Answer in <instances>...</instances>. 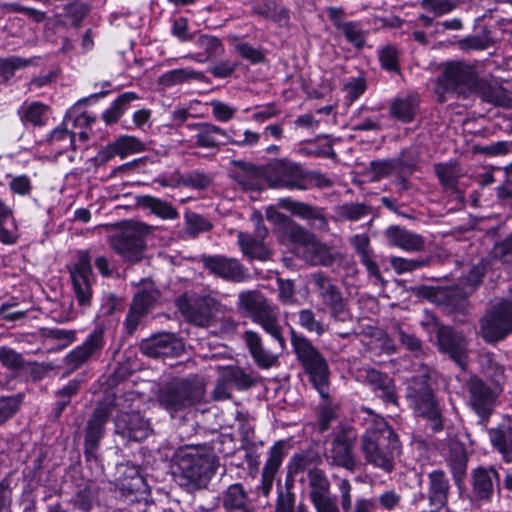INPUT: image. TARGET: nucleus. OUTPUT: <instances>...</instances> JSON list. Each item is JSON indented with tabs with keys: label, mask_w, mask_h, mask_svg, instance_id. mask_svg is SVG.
<instances>
[{
	"label": "nucleus",
	"mask_w": 512,
	"mask_h": 512,
	"mask_svg": "<svg viewBox=\"0 0 512 512\" xmlns=\"http://www.w3.org/2000/svg\"><path fill=\"white\" fill-rule=\"evenodd\" d=\"M138 99L133 92L121 94L112 104V106L103 113V119L107 124L115 123L122 116L128 105Z\"/></svg>",
	"instance_id": "obj_48"
},
{
	"label": "nucleus",
	"mask_w": 512,
	"mask_h": 512,
	"mask_svg": "<svg viewBox=\"0 0 512 512\" xmlns=\"http://www.w3.org/2000/svg\"><path fill=\"white\" fill-rule=\"evenodd\" d=\"M144 144L136 137L122 136L115 142L109 144L103 151L104 158L110 159L115 155H120L122 158L128 154L142 152Z\"/></svg>",
	"instance_id": "obj_38"
},
{
	"label": "nucleus",
	"mask_w": 512,
	"mask_h": 512,
	"mask_svg": "<svg viewBox=\"0 0 512 512\" xmlns=\"http://www.w3.org/2000/svg\"><path fill=\"white\" fill-rule=\"evenodd\" d=\"M284 456V442L278 441L269 449L268 458L262 472L275 475L282 464Z\"/></svg>",
	"instance_id": "obj_61"
},
{
	"label": "nucleus",
	"mask_w": 512,
	"mask_h": 512,
	"mask_svg": "<svg viewBox=\"0 0 512 512\" xmlns=\"http://www.w3.org/2000/svg\"><path fill=\"white\" fill-rule=\"evenodd\" d=\"M242 338L255 364L262 369H269L277 363L278 356L265 348L261 336L253 331H244Z\"/></svg>",
	"instance_id": "obj_27"
},
{
	"label": "nucleus",
	"mask_w": 512,
	"mask_h": 512,
	"mask_svg": "<svg viewBox=\"0 0 512 512\" xmlns=\"http://www.w3.org/2000/svg\"><path fill=\"white\" fill-rule=\"evenodd\" d=\"M487 271V262L485 260H481L477 264L473 265L468 274L463 277L462 285H464V293H471L477 286H479L482 282V279Z\"/></svg>",
	"instance_id": "obj_55"
},
{
	"label": "nucleus",
	"mask_w": 512,
	"mask_h": 512,
	"mask_svg": "<svg viewBox=\"0 0 512 512\" xmlns=\"http://www.w3.org/2000/svg\"><path fill=\"white\" fill-rule=\"evenodd\" d=\"M176 305L188 322L207 327L211 324L214 312L219 310L220 303L209 295L194 298L182 295L177 298Z\"/></svg>",
	"instance_id": "obj_14"
},
{
	"label": "nucleus",
	"mask_w": 512,
	"mask_h": 512,
	"mask_svg": "<svg viewBox=\"0 0 512 512\" xmlns=\"http://www.w3.org/2000/svg\"><path fill=\"white\" fill-rule=\"evenodd\" d=\"M140 204L162 219L174 220L179 216L178 211L171 203L150 195L143 196L140 199Z\"/></svg>",
	"instance_id": "obj_42"
},
{
	"label": "nucleus",
	"mask_w": 512,
	"mask_h": 512,
	"mask_svg": "<svg viewBox=\"0 0 512 512\" xmlns=\"http://www.w3.org/2000/svg\"><path fill=\"white\" fill-rule=\"evenodd\" d=\"M193 80L209 82L208 78L202 72L191 68H180L167 71L159 77L158 82L164 87H171Z\"/></svg>",
	"instance_id": "obj_37"
},
{
	"label": "nucleus",
	"mask_w": 512,
	"mask_h": 512,
	"mask_svg": "<svg viewBox=\"0 0 512 512\" xmlns=\"http://www.w3.org/2000/svg\"><path fill=\"white\" fill-rule=\"evenodd\" d=\"M140 350L152 358L175 357L183 352L184 346L173 334L160 333L142 340Z\"/></svg>",
	"instance_id": "obj_22"
},
{
	"label": "nucleus",
	"mask_w": 512,
	"mask_h": 512,
	"mask_svg": "<svg viewBox=\"0 0 512 512\" xmlns=\"http://www.w3.org/2000/svg\"><path fill=\"white\" fill-rule=\"evenodd\" d=\"M465 387L470 406L480 417V424L485 426L494 409L497 394L476 375L466 381Z\"/></svg>",
	"instance_id": "obj_15"
},
{
	"label": "nucleus",
	"mask_w": 512,
	"mask_h": 512,
	"mask_svg": "<svg viewBox=\"0 0 512 512\" xmlns=\"http://www.w3.org/2000/svg\"><path fill=\"white\" fill-rule=\"evenodd\" d=\"M429 504L437 509L446 506L450 492L449 479L442 470H434L428 475Z\"/></svg>",
	"instance_id": "obj_31"
},
{
	"label": "nucleus",
	"mask_w": 512,
	"mask_h": 512,
	"mask_svg": "<svg viewBox=\"0 0 512 512\" xmlns=\"http://www.w3.org/2000/svg\"><path fill=\"white\" fill-rule=\"evenodd\" d=\"M148 226L139 222H128L122 230L110 238L112 249L126 262L131 264L142 260L145 250V236Z\"/></svg>",
	"instance_id": "obj_8"
},
{
	"label": "nucleus",
	"mask_w": 512,
	"mask_h": 512,
	"mask_svg": "<svg viewBox=\"0 0 512 512\" xmlns=\"http://www.w3.org/2000/svg\"><path fill=\"white\" fill-rule=\"evenodd\" d=\"M384 237L388 245L407 252H419L425 246V239L422 235L399 225L387 227L384 231Z\"/></svg>",
	"instance_id": "obj_25"
},
{
	"label": "nucleus",
	"mask_w": 512,
	"mask_h": 512,
	"mask_svg": "<svg viewBox=\"0 0 512 512\" xmlns=\"http://www.w3.org/2000/svg\"><path fill=\"white\" fill-rule=\"evenodd\" d=\"M500 476L494 467L479 466L471 472V498L482 503L490 502L496 487H499Z\"/></svg>",
	"instance_id": "obj_20"
},
{
	"label": "nucleus",
	"mask_w": 512,
	"mask_h": 512,
	"mask_svg": "<svg viewBox=\"0 0 512 512\" xmlns=\"http://www.w3.org/2000/svg\"><path fill=\"white\" fill-rule=\"evenodd\" d=\"M363 382L371 387L374 393L385 403L398 405L395 384L391 377L373 368L362 371Z\"/></svg>",
	"instance_id": "obj_24"
},
{
	"label": "nucleus",
	"mask_w": 512,
	"mask_h": 512,
	"mask_svg": "<svg viewBox=\"0 0 512 512\" xmlns=\"http://www.w3.org/2000/svg\"><path fill=\"white\" fill-rule=\"evenodd\" d=\"M304 169L300 164L290 161L286 158L277 159L267 167L265 180L270 188L302 190L308 189L304 185Z\"/></svg>",
	"instance_id": "obj_12"
},
{
	"label": "nucleus",
	"mask_w": 512,
	"mask_h": 512,
	"mask_svg": "<svg viewBox=\"0 0 512 512\" xmlns=\"http://www.w3.org/2000/svg\"><path fill=\"white\" fill-rule=\"evenodd\" d=\"M434 172L441 185L446 189H454L461 171L455 162L436 163Z\"/></svg>",
	"instance_id": "obj_46"
},
{
	"label": "nucleus",
	"mask_w": 512,
	"mask_h": 512,
	"mask_svg": "<svg viewBox=\"0 0 512 512\" xmlns=\"http://www.w3.org/2000/svg\"><path fill=\"white\" fill-rule=\"evenodd\" d=\"M473 95L479 96L487 103L502 107L509 106L511 100L505 88L496 81H489L485 78L479 79Z\"/></svg>",
	"instance_id": "obj_33"
},
{
	"label": "nucleus",
	"mask_w": 512,
	"mask_h": 512,
	"mask_svg": "<svg viewBox=\"0 0 512 512\" xmlns=\"http://www.w3.org/2000/svg\"><path fill=\"white\" fill-rule=\"evenodd\" d=\"M361 451L368 464L391 473L395 458L400 455L401 444L385 419L374 417L361 437Z\"/></svg>",
	"instance_id": "obj_2"
},
{
	"label": "nucleus",
	"mask_w": 512,
	"mask_h": 512,
	"mask_svg": "<svg viewBox=\"0 0 512 512\" xmlns=\"http://www.w3.org/2000/svg\"><path fill=\"white\" fill-rule=\"evenodd\" d=\"M79 391V382L76 380L70 381L63 388L56 391L55 396L57 398L55 403V414L59 417L64 409L70 404L71 398L75 396Z\"/></svg>",
	"instance_id": "obj_57"
},
{
	"label": "nucleus",
	"mask_w": 512,
	"mask_h": 512,
	"mask_svg": "<svg viewBox=\"0 0 512 512\" xmlns=\"http://www.w3.org/2000/svg\"><path fill=\"white\" fill-rule=\"evenodd\" d=\"M217 465V456L210 445H190L177 451L173 476L188 491L200 489L215 474Z\"/></svg>",
	"instance_id": "obj_1"
},
{
	"label": "nucleus",
	"mask_w": 512,
	"mask_h": 512,
	"mask_svg": "<svg viewBox=\"0 0 512 512\" xmlns=\"http://www.w3.org/2000/svg\"><path fill=\"white\" fill-rule=\"evenodd\" d=\"M327 309L330 319L334 325H350L352 323V315L345 299L340 300L336 304L328 306Z\"/></svg>",
	"instance_id": "obj_63"
},
{
	"label": "nucleus",
	"mask_w": 512,
	"mask_h": 512,
	"mask_svg": "<svg viewBox=\"0 0 512 512\" xmlns=\"http://www.w3.org/2000/svg\"><path fill=\"white\" fill-rule=\"evenodd\" d=\"M188 128L194 132L195 146L205 149H216L220 145L228 144V134L220 127L211 123L189 124Z\"/></svg>",
	"instance_id": "obj_26"
},
{
	"label": "nucleus",
	"mask_w": 512,
	"mask_h": 512,
	"mask_svg": "<svg viewBox=\"0 0 512 512\" xmlns=\"http://www.w3.org/2000/svg\"><path fill=\"white\" fill-rule=\"evenodd\" d=\"M205 384L196 376L176 380L160 389L158 401L170 412H177L197 403L205 396Z\"/></svg>",
	"instance_id": "obj_6"
},
{
	"label": "nucleus",
	"mask_w": 512,
	"mask_h": 512,
	"mask_svg": "<svg viewBox=\"0 0 512 512\" xmlns=\"http://www.w3.org/2000/svg\"><path fill=\"white\" fill-rule=\"evenodd\" d=\"M448 465L457 484L462 482L467 469V454L461 444H455L451 447L447 458Z\"/></svg>",
	"instance_id": "obj_43"
},
{
	"label": "nucleus",
	"mask_w": 512,
	"mask_h": 512,
	"mask_svg": "<svg viewBox=\"0 0 512 512\" xmlns=\"http://www.w3.org/2000/svg\"><path fill=\"white\" fill-rule=\"evenodd\" d=\"M420 5L434 17H441L455 10L459 5V0H422Z\"/></svg>",
	"instance_id": "obj_59"
},
{
	"label": "nucleus",
	"mask_w": 512,
	"mask_h": 512,
	"mask_svg": "<svg viewBox=\"0 0 512 512\" xmlns=\"http://www.w3.org/2000/svg\"><path fill=\"white\" fill-rule=\"evenodd\" d=\"M298 324L308 333H314L317 336L323 335L328 330V325L318 320L314 311L308 308L298 312Z\"/></svg>",
	"instance_id": "obj_51"
},
{
	"label": "nucleus",
	"mask_w": 512,
	"mask_h": 512,
	"mask_svg": "<svg viewBox=\"0 0 512 512\" xmlns=\"http://www.w3.org/2000/svg\"><path fill=\"white\" fill-rule=\"evenodd\" d=\"M286 233L291 242L297 246L299 254L307 246L308 241H311L314 237L313 234L295 222L288 223Z\"/></svg>",
	"instance_id": "obj_60"
},
{
	"label": "nucleus",
	"mask_w": 512,
	"mask_h": 512,
	"mask_svg": "<svg viewBox=\"0 0 512 512\" xmlns=\"http://www.w3.org/2000/svg\"><path fill=\"white\" fill-rule=\"evenodd\" d=\"M436 372L427 366H422V372L412 378L408 387L407 397L410 399L415 411L428 420L433 432L443 430L441 409L435 399L429 381Z\"/></svg>",
	"instance_id": "obj_5"
},
{
	"label": "nucleus",
	"mask_w": 512,
	"mask_h": 512,
	"mask_svg": "<svg viewBox=\"0 0 512 512\" xmlns=\"http://www.w3.org/2000/svg\"><path fill=\"white\" fill-rule=\"evenodd\" d=\"M0 363L11 371H20L26 367L23 355L8 346H0Z\"/></svg>",
	"instance_id": "obj_54"
},
{
	"label": "nucleus",
	"mask_w": 512,
	"mask_h": 512,
	"mask_svg": "<svg viewBox=\"0 0 512 512\" xmlns=\"http://www.w3.org/2000/svg\"><path fill=\"white\" fill-rule=\"evenodd\" d=\"M309 497L317 512H340L330 493V481L324 470L308 471Z\"/></svg>",
	"instance_id": "obj_16"
},
{
	"label": "nucleus",
	"mask_w": 512,
	"mask_h": 512,
	"mask_svg": "<svg viewBox=\"0 0 512 512\" xmlns=\"http://www.w3.org/2000/svg\"><path fill=\"white\" fill-rule=\"evenodd\" d=\"M349 243L354 248L359 260L367 269L370 276L381 280V272L376 261V255L370 244V238L367 234H356L350 237Z\"/></svg>",
	"instance_id": "obj_29"
},
{
	"label": "nucleus",
	"mask_w": 512,
	"mask_h": 512,
	"mask_svg": "<svg viewBox=\"0 0 512 512\" xmlns=\"http://www.w3.org/2000/svg\"><path fill=\"white\" fill-rule=\"evenodd\" d=\"M418 102L416 95L398 97L391 103V114L402 122H411L415 118Z\"/></svg>",
	"instance_id": "obj_39"
},
{
	"label": "nucleus",
	"mask_w": 512,
	"mask_h": 512,
	"mask_svg": "<svg viewBox=\"0 0 512 512\" xmlns=\"http://www.w3.org/2000/svg\"><path fill=\"white\" fill-rule=\"evenodd\" d=\"M198 49L203 51L204 60L219 57L224 52V47L219 38L211 35H200L195 42Z\"/></svg>",
	"instance_id": "obj_52"
},
{
	"label": "nucleus",
	"mask_w": 512,
	"mask_h": 512,
	"mask_svg": "<svg viewBox=\"0 0 512 512\" xmlns=\"http://www.w3.org/2000/svg\"><path fill=\"white\" fill-rule=\"evenodd\" d=\"M226 512H252L246 493L240 484L230 485L222 496Z\"/></svg>",
	"instance_id": "obj_35"
},
{
	"label": "nucleus",
	"mask_w": 512,
	"mask_h": 512,
	"mask_svg": "<svg viewBox=\"0 0 512 512\" xmlns=\"http://www.w3.org/2000/svg\"><path fill=\"white\" fill-rule=\"evenodd\" d=\"M68 271L77 304L83 309L89 308L93 299L92 284L94 281L89 251L80 250L76 262L68 266Z\"/></svg>",
	"instance_id": "obj_11"
},
{
	"label": "nucleus",
	"mask_w": 512,
	"mask_h": 512,
	"mask_svg": "<svg viewBox=\"0 0 512 512\" xmlns=\"http://www.w3.org/2000/svg\"><path fill=\"white\" fill-rule=\"evenodd\" d=\"M429 264V259L417 258L407 259L394 256L390 259V265L394 272L398 275L415 271Z\"/></svg>",
	"instance_id": "obj_58"
},
{
	"label": "nucleus",
	"mask_w": 512,
	"mask_h": 512,
	"mask_svg": "<svg viewBox=\"0 0 512 512\" xmlns=\"http://www.w3.org/2000/svg\"><path fill=\"white\" fill-rule=\"evenodd\" d=\"M335 26L343 33L346 40L357 49H361L365 45L366 34L358 23L335 21Z\"/></svg>",
	"instance_id": "obj_49"
},
{
	"label": "nucleus",
	"mask_w": 512,
	"mask_h": 512,
	"mask_svg": "<svg viewBox=\"0 0 512 512\" xmlns=\"http://www.w3.org/2000/svg\"><path fill=\"white\" fill-rule=\"evenodd\" d=\"M479 79L473 65L462 61L449 62L437 77L434 91L440 102L444 101V95L449 90L468 98L474 94Z\"/></svg>",
	"instance_id": "obj_7"
},
{
	"label": "nucleus",
	"mask_w": 512,
	"mask_h": 512,
	"mask_svg": "<svg viewBox=\"0 0 512 512\" xmlns=\"http://www.w3.org/2000/svg\"><path fill=\"white\" fill-rule=\"evenodd\" d=\"M278 206L290 211L293 215L307 220L311 227L316 230L328 231L329 229L328 221L323 214L322 208L295 201L288 197L279 199Z\"/></svg>",
	"instance_id": "obj_23"
},
{
	"label": "nucleus",
	"mask_w": 512,
	"mask_h": 512,
	"mask_svg": "<svg viewBox=\"0 0 512 512\" xmlns=\"http://www.w3.org/2000/svg\"><path fill=\"white\" fill-rule=\"evenodd\" d=\"M66 17H68L72 25L76 28L80 27L82 21L90 12V7L84 2L74 1L65 6Z\"/></svg>",
	"instance_id": "obj_64"
},
{
	"label": "nucleus",
	"mask_w": 512,
	"mask_h": 512,
	"mask_svg": "<svg viewBox=\"0 0 512 512\" xmlns=\"http://www.w3.org/2000/svg\"><path fill=\"white\" fill-rule=\"evenodd\" d=\"M34 58H22L19 56H10L8 58H0V75L9 80L14 76L16 70L35 65Z\"/></svg>",
	"instance_id": "obj_53"
},
{
	"label": "nucleus",
	"mask_w": 512,
	"mask_h": 512,
	"mask_svg": "<svg viewBox=\"0 0 512 512\" xmlns=\"http://www.w3.org/2000/svg\"><path fill=\"white\" fill-rule=\"evenodd\" d=\"M115 432L133 441H142L151 433L150 422L138 412H121L115 418Z\"/></svg>",
	"instance_id": "obj_21"
},
{
	"label": "nucleus",
	"mask_w": 512,
	"mask_h": 512,
	"mask_svg": "<svg viewBox=\"0 0 512 512\" xmlns=\"http://www.w3.org/2000/svg\"><path fill=\"white\" fill-rule=\"evenodd\" d=\"M492 447L502 456L506 463L512 462V425L501 423L488 430Z\"/></svg>",
	"instance_id": "obj_34"
},
{
	"label": "nucleus",
	"mask_w": 512,
	"mask_h": 512,
	"mask_svg": "<svg viewBox=\"0 0 512 512\" xmlns=\"http://www.w3.org/2000/svg\"><path fill=\"white\" fill-rule=\"evenodd\" d=\"M48 111V106L41 102L30 103L23 111L21 120L29 122L34 126H42L44 124L43 117Z\"/></svg>",
	"instance_id": "obj_62"
},
{
	"label": "nucleus",
	"mask_w": 512,
	"mask_h": 512,
	"mask_svg": "<svg viewBox=\"0 0 512 512\" xmlns=\"http://www.w3.org/2000/svg\"><path fill=\"white\" fill-rule=\"evenodd\" d=\"M239 312L250 317L271 338L278 342L281 350L286 348L283 327L280 324L278 307L272 304L260 291L247 290L238 294Z\"/></svg>",
	"instance_id": "obj_3"
},
{
	"label": "nucleus",
	"mask_w": 512,
	"mask_h": 512,
	"mask_svg": "<svg viewBox=\"0 0 512 512\" xmlns=\"http://www.w3.org/2000/svg\"><path fill=\"white\" fill-rule=\"evenodd\" d=\"M393 159L397 168V174H413L418 170L420 152L416 147L410 146L401 150L399 155Z\"/></svg>",
	"instance_id": "obj_45"
},
{
	"label": "nucleus",
	"mask_w": 512,
	"mask_h": 512,
	"mask_svg": "<svg viewBox=\"0 0 512 512\" xmlns=\"http://www.w3.org/2000/svg\"><path fill=\"white\" fill-rule=\"evenodd\" d=\"M232 164L235 170L231 172L232 179L244 191H259L261 186L258 182V177L261 174V169L252 163L242 160H233Z\"/></svg>",
	"instance_id": "obj_32"
},
{
	"label": "nucleus",
	"mask_w": 512,
	"mask_h": 512,
	"mask_svg": "<svg viewBox=\"0 0 512 512\" xmlns=\"http://www.w3.org/2000/svg\"><path fill=\"white\" fill-rule=\"evenodd\" d=\"M512 333V302L501 300L480 319L479 334L487 343H497Z\"/></svg>",
	"instance_id": "obj_10"
},
{
	"label": "nucleus",
	"mask_w": 512,
	"mask_h": 512,
	"mask_svg": "<svg viewBox=\"0 0 512 512\" xmlns=\"http://www.w3.org/2000/svg\"><path fill=\"white\" fill-rule=\"evenodd\" d=\"M201 262L210 274L223 280L240 283L248 279L246 268L236 258L203 255Z\"/></svg>",
	"instance_id": "obj_18"
},
{
	"label": "nucleus",
	"mask_w": 512,
	"mask_h": 512,
	"mask_svg": "<svg viewBox=\"0 0 512 512\" xmlns=\"http://www.w3.org/2000/svg\"><path fill=\"white\" fill-rule=\"evenodd\" d=\"M143 283L145 286L134 295L131 305L148 314L158 303L160 292L152 283H147L145 280Z\"/></svg>",
	"instance_id": "obj_44"
},
{
	"label": "nucleus",
	"mask_w": 512,
	"mask_h": 512,
	"mask_svg": "<svg viewBox=\"0 0 512 512\" xmlns=\"http://www.w3.org/2000/svg\"><path fill=\"white\" fill-rule=\"evenodd\" d=\"M104 346V329L97 327L87 336L82 345L76 347L65 356L64 362L67 367L75 370L90 359L99 357Z\"/></svg>",
	"instance_id": "obj_19"
},
{
	"label": "nucleus",
	"mask_w": 512,
	"mask_h": 512,
	"mask_svg": "<svg viewBox=\"0 0 512 512\" xmlns=\"http://www.w3.org/2000/svg\"><path fill=\"white\" fill-rule=\"evenodd\" d=\"M223 379L238 390L249 389L253 384V378L243 369L236 366H229L222 370Z\"/></svg>",
	"instance_id": "obj_50"
},
{
	"label": "nucleus",
	"mask_w": 512,
	"mask_h": 512,
	"mask_svg": "<svg viewBox=\"0 0 512 512\" xmlns=\"http://www.w3.org/2000/svg\"><path fill=\"white\" fill-rule=\"evenodd\" d=\"M253 12L278 23H285L289 19L288 10L274 0H260L253 5Z\"/></svg>",
	"instance_id": "obj_41"
},
{
	"label": "nucleus",
	"mask_w": 512,
	"mask_h": 512,
	"mask_svg": "<svg viewBox=\"0 0 512 512\" xmlns=\"http://www.w3.org/2000/svg\"><path fill=\"white\" fill-rule=\"evenodd\" d=\"M319 457L315 455L311 450H304L297 454H294L288 464L290 474H298L303 472L311 465L317 463Z\"/></svg>",
	"instance_id": "obj_56"
},
{
	"label": "nucleus",
	"mask_w": 512,
	"mask_h": 512,
	"mask_svg": "<svg viewBox=\"0 0 512 512\" xmlns=\"http://www.w3.org/2000/svg\"><path fill=\"white\" fill-rule=\"evenodd\" d=\"M338 220L359 221L373 214L371 206L364 203H343L334 208Z\"/></svg>",
	"instance_id": "obj_40"
},
{
	"label": "nucleus",
	"mask_w": 512,
	"mask_h": 512,
	"mask_svg": "<svg viewBox=\"0 0 512 512\" xmlns=\"http://www.w3.org/2000/svg\"><path fill=\"white\" fill-rule=\"evenodd\" d=\"M339 253H334L330 247L321 243L315 236L308 241L307 246L300 253V256L311 265H320L325 267L332 266Z\"/></svg>",
	"instance_id": "obj_30"
},
{
	"label": "nucleus",
	"mask_w": 512,
	"mask_h": 512,
	"mask_svg": "<svg viewBox=\"0 0 512 512\" xmlns=\"http://www.w3.org/2000/svg\"><path fill=\"white\" fill-rule=\"evenodd\" d=\"M357 442V433L352 427H341L333 433L330 441V447L326 450L324 456L330 467H340L353 473L358 460L355 454Z\"/></svg>",
	"instance_id": "obj_9"
},
{
	"label": "nucleus",
	"mask_w": 512,
	"mask_h": 512,
	"mask_svg": "<svg viewBox=\"0 0 512 512\" xmlns=\"http://www.w3.org/2000/svg\"><path fill=\"white\" fill-rule=\"evenodd\" d=\"M237 238L240 249L245 256L261 261L270 258V250L264 244V240L245 232H239Z\"/></svg>",
	"instance_id": "obj_36"
},
{
	"label": "nucleus",
	"mask_w": 512,
	"mask_h": 512,
	"mask_svg": "<svg viewBox=\"0 0 512 512\" xmlns=\"http://www.w3.org/2000/svg\"><path fill=\"white\" fill-rule=\"evenodd\" d=\"M402 496L395 489L384 490L375 499L357 498L353 512H373L378 508L384 511H393L401 504Z\"/></svg>",
	"instance_id": "obj_28"
},
{
	"label": "nucleus",
	"mask_w": 512,
	"mask_h": 512,
	"mask_svg": "<svg viewBox=\"0 0 512 512\" xmlns=\"http://www.w3.org/2000/svg\"><path fill=\"white\" fill-rule=\"evenodd\" d=\"M291 345L313 387L323 399L330 394V370L326 359L304 335L290 329Z\"/></svg>",
	"instance_id": "obj_4"
},
{
	"label": "nucleus",
	"mask_w": 512,
	"mask_h": 512,
	"mask_svg": "<svg viewBox=\"0 0 512 512\" xmlns=\"http://www.w3.org/2000/svg\"><path fill=\"white\" fill-rule=\"evenodd\" d=\"M439 350L447 354L459 367L467 365V341L462 333L451 326L439 325L436 331Z\"/></svg>",
	"instance_id": "obj_17"
},
{
	"label": "nucleus",
	"mask_w": 512,
	"mask_h": 512,
	"mask_svg": "<svg viewBox=\"0 0 512 512\" xmlns=\"http://www.w3.org/2000/svg\"><path fill=\"white\" fill-rule=\"evenodd\" d=\"M49 142L58 154H63L69 149L75 151V134L66 128H55L50 136Z\"/></svg>",
	"instance_id": "obj_47"
},
{
	"label": "nucleus",
	"mask_w": 512,
	"mask_h": 512,
	"mask_svg": "<svg viewBox=\"0 0 512 512\" xmlns=\"http://www.w3.org/2000/svg\"><path fill=\"white\" fill-rule=\"evenodd\" d=\"M110 402H99L89 417L85 427L84 454L87 461H96L100 442L105 434V426L112 414Z\"/></svg>",
	"instance_id": "obj_13"
}]
</instances>
